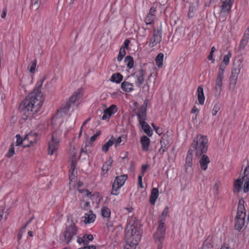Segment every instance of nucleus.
<instances>
[{"mask_svg":"<svg viewBox=\"0 0 249 249\" xmlns=\"http://www.w3.org/2000/svg\"><path fill=\"white\" fill-rule=\"evenodd\" d=\"M110 209L106 206H103L101 209V214L104 217H109L110 215Z\"/></svg>","mask_w":249,"mask_h":249,"instance_id":"4c0bfd02","label":"nucleus"},{"mask_svg":"<svg viewBox=\"0 0 249 249\" xmlns=\"http://www.w3.org/2000/svg\"><path fill=\"white\" fill-rule=\"evenodd\" d=\"M35 218L34 216H32L30 219L26 223L25 225L21 229L20 231L18 233V240H20L22 237V235L23 232L24 231V230L26 228V227L29 224L31 223V222Z\"/></svg>","mask_w":249,"mask_h":249,"instance_id":"e433bc0d","label":"nucleus"},{"mask_svg":"<svg viewBox=\"0 0 249 249\" xmlns=\"http://www.w3.org/2000/svg\"><path fill=\"white\" fill-rule=\"evenodd\" d=\"M249 38V31L246 32V33L245 34L242 39L247 40V41L248 42Z\"/></svg>","mask_w":249,"mask_h":249,"instance_id":"0e129e2a","label":"nucleus"},{"mask_svg":"<svg viewBox=\"0 0 249 249\" xmlns=\"http://www.w3.org/2000/svg\"><path fill=\"white\" fill-rule=\"evenodd\" d=\"M125 55V51L124 47H121L120 49L118 56L117 57V60L119 61H121L124 56Z\"/></svg>","mask_w":249,"mask_h":249,"instance_id":"a19ab883","label":"nucleus"},{"mask_svg":"<svg viewBox=\"0 0 249 249\" xmlns=\"http://www.w3.org/2000/svg\"><path fill=\"white\" fill-rule=\"evenodd\" d=\"M220 109V104L217 103L214 104L213 108L212 110V113L213 116L216 115L218 111Z\"/></svg>","mask_w":249,"mask_h":249,"instance_id":"79ce46f5","label":"nucleus"},{"mask_svg":"<svg viewBox=\"0 0 249 249\" xmlns=\"http://www.w3.org/2000/svg\"><path fill=\"white\" fill-rule=\"evenodd\" d=\"M77 231L78 230L75 223L71 222L70 225L66 227L63 232L61 237V240L68 244L77 235Z\"/></svg>","mask_w":249,"mask_h":249,"instance_id":"423d86ee","label":"nucleus"},{"mask_svg":"<svg viewBox=\"0 0 249 249\" xmlns=\"http://www.w3.org/2000/svg\"><path fill=\"white\" fill-rule=\"evenodd\" d=\"M244 203L243 199L239 200L237 212L246 213Z\"/></svg>","mask_w":249,"mask_h":249,"instance_id":"ea45409f","label":"nucleus"},{"mask_svg":"<svg viewBox=\"0 0 249 249\" xmlns=\"http://www.w3.org/2000/svg\"><path fill=\"white\" fill-rule=\"evenodd\" d=\"M84 222L85 224H89L94 221L96 215L93 213L92 210H89V213L85 215Z\"/></svg>","mask_w":249,"mask_h":249,"instance_id":"4be33fe9","label":"nucleus"},{"mask_svg":"<svg viewBox=\"0 0 249 249\" xmlns=\"http://www.w3.org/2000/svg\"><path fill=\"white\" fill-rule=\"evenodd\" d=\"M8 154L9 155V156H11V155L15 154L14 147L13 145H11V146L9 149Z\"/></svg>","mask_w":249,"mask_h":249,"instance_id":"5fc2aeb1","label":"nucleus"},{"mask_svg":"<svg viewBox=\"0 0 249 249\" xmlns=\"http://www.w3.org/2000/svg\"><path fill=\"white\" fill-rule=\"evenodd\" d=\"M112 162L113 160L111 159V158H109L108 161L103 165L102 169V172L101 173V175L102 176L105 175V174L108 171L109 168H110Z\"/></svg>","mask_w":249,"mask_h":249,"instance_id":"7c9ffc66","label":"nucleus"},{"mask_svg":"<svg viewBox=\"0 0 249 249\" xmlns=\"http://www.w3.org/2000/svg\"><path fill=\"white\" fill-rule=\"evenodd\" d=\"M155 18V17L153 16L148 14L145 18V22L147 25L151 24L153 22Z\"/></svg>","mask_w":249,"mask_h":249,"instance_id":"c03bdc74","label":"nucleus"},{"mask_svg":"<svg viewBox=\"0 0 249 249\" xmlns=\"http://www.w3.org/2000/svg\"><path fill=\"white\" fill-rule=\"evenodd\" d=\"M231 7L222 4L221 10L220 12L219 20L221 21H224L227 19V14L229 13Z\"/></svg>","mask_w":249,"mask_h":249,"instance_id":"aec40b11","label":"nucleus"},{"mask_svg":"<svg viewBox=\"0 0 249 249\" xmlns=\"http://www.w3.org/2000/svg\"><path fill=\"white\" fill-rule=\"evenodd\" d=\"M122 142V137H119L116 140H114V144L116 147L119 146Z\"/></svg>","mask_w":249,"mask_h":249,"instance_id":"3c124183","label":"nucleus"},{"mask_svg":"<svg viewBox=\"0 0 249 249\" xmlns=\"http://www.w3.org/2000/svg\"><path fill=\"white\" fill-rule=\"evenodd\" d=\"M36 65V60L32 62L29 67V70L30 72L33 73L35 71V69Z\"/></svg>","mask_w":249,"mask_h":249,"instance_id":"37998d69","label":"nucleus"},{"mask_svg":"<svg viewBox=\"0 0 249 249\" xmlns=\"http://www.w3.org/2000/svg\"><path fill=\"white\" fill-rule=\"evenodd\" d=\"M130 77L125 78V80L121 84L122 89L126 92H130L134 90V84L133 83L128 81Z\"/></svg>","mask_w":249,"mask_h":249,"instance_id":"4468645a","label":"nucleus"},{"mask_svg":"<svg viewBox=\"0 0 249 249\" xmlns=\"http://www.w3.org/2000/svg\"><path fill=\"white\" fill-rule=\"evenodd\" d=\"M123 79V76L120 73H116L112 75L110 78L111 82L117 84L120 83Z\"/></svg>","mask_w":249,"mask_h":249,"instance_id":"c756f323","label":"nucleus"},{"mask_svg":"<svg viewBox=\"0 0 249 249\" xmlns=\"http://www.w3.org/2000/svg\"><path fill=\"white\" fill-rule=\"evenodd\" d=\"M193 165L192 157H186V163L185 165L186 171H187L188 168L191 167Z\"/></svg>","mask_w":249,"mask_h":249,"instance_id":"58836bf2","label":"nucleus"},{"mask_svg":"<svg viewBox=\"0 0 249 249\" xmlns=\"http://www.w3.org/2000/svg\"><path fill=\"white\" fill-rule=\"evenodd\" d=\"M159 196V190L156 188L152 189L149 201L151 204L154 205Z\"/></svg>","mask_w":249,"mask_h":249,"instance_id":"b1692460","label":"nucleus"},{"mask_svg":"<svg viewBox=\"0 0 249 249\" xmlns=\"http://www.w3.org/2000/svg\"><path fill=\"white\" fill-rule=\"evenodd\" d=\"M248 41H247V40H243L242 39L240 44V47L241 48L244 49L246 45L247 44Z\"/></svg>","mask_w":249,"mask_h":249,"instance_id":"4d7b16f0","label":"nucleus"},{"mask_svg":"<svg viewBox=\"0 0 249 249\" xmlns=\"http://www.w3.org/2000/svg\"><path fill=\"white\" fill-rule=\"evenodd\" d=\"M16 146H19L21 144L23 145V147H26L29 146V144L27 143L26 141L24 142V138L22 139L19 135H17L16 136Z\"/></svg>","mask_w":249,"mask_h":249,"instance_id":"2f4dec72","label":"nucleus"},{"mask_svg":"<svg viewBox=\"0 0 249 249\" xmlns=\"http://www.w3.org/2000/svg\"><path fill=\"white\" fill-rule=\"evenodd\" d=\"M127 178V175H121L116 178L113 184V188L120 189Z\"/></svg>","mask_w":249,"mask_h":249,"instance_id":"6ab92c4d","label":"nucleus"},{"mask_svg":"<svg viewBox=\"0 0 249 249\" xmlns=\"http://www.w3.org/2000/svg\"><path fill=\"white\" fill-rule=\"evenodd\" d=\"M79 191L81 193L86 192V196L89 197L90 198H91V196H92L91 193V192H89V190H88L87 189H80V190H79Z\"/></svg>","mask_w":249,"mask_h":249,"instance_id":"8fccbe9b","label":"nucleus"},{"mask_svg":"<svg viewBox=\"0 0 249 249\" xmlns=\"http://www.w3.org/2000/svg\"><path fill=\"white\" fill-rule=\"evenodd\" d=\"M231 53L229 51L223 58L222 62L220 64L218 70L225 72L227 66L230 64V60L231 57Z\"/></svg>","mask_w":249,"mask_h":249,"instance_id":"f3484780","label":"nucleus"},{"mask_svg":"<svg viewBox=\"0 0 249 249\" xmlns=\"http://www.w3.org/2000/svg\"><path fill=\"white\" fill-rule=\"evenodd\" d=\"M70 109V104L66 103L63 105L57 111L55 115L52 118V123L56 125L62 126V124L65 120L66 116L68 114Z\"/></svg>","mask_w":249,"mask_h":249,"instance_id":"20e7f679","label":"nucleus"},{"mask_svg":"<svg viewBox=\"0 0 249 249\" xmlns=\"http://www.w3.org/2000/svg\"><path fill=\"white\" fill-rule=\"evenodd\" d=\"M78 159L76 157H72L71 159V168L70 169L69 179L70 181L71 182L73 180L75 179L76 177L75 174L74 173L75 168L76 166L77 161Z\"/></svg>","mask_w":249,"mask_h":249,"instance_id":"dca6fc26","label":"nucleus"},{"mask_svg":"<svg viewBox=\"0 0 249 249\" xmlns=\"http://www.w3.org/2000/svg\"><path fill=\"white\" fill-rule=\"evenodd\" d=\"M208 139L207 136L198 135L195 138L188 151L191 156H205L208 150Z\"/></svg>","mask_w":249,"mask_h":249,"instance_id":"f03ea898","label":"nucleus"},{"mask_svg":"<svg viewBox=\"0 0 249 249\" xmlns=\"http://www.w3.org/2000/svg\"><path fill=\"white\" fill-rule=\"evenodd\" d=\"M165 226L163 220L159 222V226L157 231L154 234L155 243L158 246V249H161L162 248V242L164 240L165 234Z\"/></svg>","mask_w":249,"mask_h":249,"instance_id":"0eeeda50","label":"nucleus"},{"mask_svg":"<svg viewBox=\"0 0 249 249\" xmlns=\"http://www.w3.org/2000/svg\"><path fill=\"white\" fill-rule=\"evenodd\" d=\"M213 53H212L210 52V54L208 57V59H209L210 60H211L212 61V62H213L214 61V59L213 58Z\"/></svg>","mask_w":249,"mask_h":249,"instance_id":"338daca9","label":"nucleus"},{"mask_svg":"<svg viewBox=\"0 0 249 249\" xmlns=\"http://www.w3.org/2000/svg\"><path fill=\"white\" fill-rule=\"evenodd\" d=\"M136 229L133 225L130 226L129 227L128 226L126 229L127 233H130L131 235H134L133 233H136Z\"/></svg>","mask_w":249,"mask_h":249,"instance_id":"a18cd8bd","label":"nucleus"},{"mask_svg":"<svg viewBox=\"0 0 249 249\" xmlns=\"http://www.w3.org/2000/svg\"><path fill=\"white\" fill-rule=\"evenodd\" d=\"M194 1L195 3L190 7L189 10L188 15L190 18H193L196 15L198 8L197 0H194Z\"/></svg>","mask_w":249,"mask_h":249,"instance_id":"393cba45","label":"nucleus"},{"mask_svg":"<svg viewBox=\"0 0 249 249\" xmlns=\"http://www.w3.org/2000/svg\"><path fill=\"white\" fill-rule=\"evenodd\" d=\"M6 16V10L5 9H3V11L1 14V17L2 18H5Z\"/></svg>","mask_w":249,"mask_h":249,"instance_id":"774afa93","label":"nucleus"},{"mask_svg":"<svg viewBox=\"0 0 249 249\" xmlns=\"http://www.w3.org/2000/svg\"><path fill=\"white\" fill-rule=\"evenodd\" d=\"M210 160L208 157H201L199 163L201 169L206 170L208 167V164L210 163Z\"/></svg>","mask_w":249,"mask_h":249,"instance_id":"cd10ccee","label":"nucleus"},{"mask_svg":"<svg viewBox=\"0 0 249 249\" xmlns=\"http://www.w3.org/2000/svg\"><path fill=\"white\" fill-rule=\"evenodd\" d=\"M197 95L199 103L203 105L205 101V96L203 89L202 87H199L197 89Z\"/></svg>","mask_w":249,"mask_h":249,"instance_id":"a878e982","label":"nucleus"},{"mask_svg":"<svg viewBox=\"0 0 249 249\" xmlns=\"http://www.w3.org/2000/svg\"><path fill=\"white\" fill-rule=\"evenodd\" d=\"M162 40L161 31L159 30H154L153 36L150 39L149 46L152 48L157 44L160 43Z\"/></svg>","mask_w":249,"mask_h":249,"instance_id":"f8f14e48","label":"nucleus"},{"mask_svg":"<svg viewBox=\"0 0 249 249\" xmlns=\"http://www.w3.org/2000/svg\"><path fill=\"white\" fill-rule=\"evenodd\" d=\"M81 249H96V246L94 245L88 246L85 245L83 248H80Z\"/></svg>","mask_w":249,"mask_h":249,"instance_id":"bf43d9fd","label":"nucleus"},{"mask_svg":"<svg viewBox=\"0 0 249 249\" xmlns=\"http://www.w3.org/2000/svg\"><path fill=\"white\" fill-rule=\"evenodd\" d=\"M145 75V72L143 70H140L134 74L130 76V78H133L132 81L134 82L135 85L139 87L144 83Z\"/></svg>","mask_w":249,"mask_h":249,"instance_id":"9d476101","label":"nucleus"},{"mask_svg":"<svg viewBox=\"0 0 249 249\" xmlns=\"http://www.w3.org/2000/svg\"><path fill=\"white\" fill-rule=\"evenodd\" d=\"M118 108L116 105H112L108 108L105 109L102 119L108 121L110 117L117 111Z\"/></svg>","mask_w":249,"mask_h":249,"instance_id":"ddd939ff","label":"nucleus"},{"mask_svg":"<svg viewBox=\"0 0 249 249\" xmlns=\"http://www.w3.org/2000/svg\"><path fill=\"white\" fill-rule=\"evenodd\" d=\"M156 12V8L154 6H152L151 7L148 14L150 15H151V16H153L154 17H155Z\"/></svg>","mask_w":249,"mask_h":249,"instance_id":"603ef678","label":"nucleus"},{"mask_svg":"<svg viewBox=\"0 0 249 249\" xmlns=\"http://www.w3.org/2000/svg\"><path fill=\"white\" fill-rule=\"evenodd\" d=\"M246 213L237 212L236 216L235 219V227L238 231L245 225Z\"/></svg>","mask_w":249,"mask_h":249,"instance_id":"9b49d317","label":"nucleus"},{"mask_svg":"<svg viewBox=\"0 0 249 249\" xmlns=\"http://www.w3.org/2000/svg\"><path fill=\"white\" fill-rule=\"evenodd\" d=\"M163 57L164 55L162 53H159L156 57V65L159 68H161L163 66Z\"/></svg>","mask_w":249,"mask_h":249,"instance_id":"72a5a7b5","label":"nucleus"},{"mask_svg":"<svg viewBox=\"0 0 249 249\" xmlns=\"http://www.w3.org/2000/svg\"><path fill=\"white\" fill-rule=\"evenodd\" d=\"M129 43L130 41L128 39L125 40L122 47H124L125 49V48H127Z\"/></svg>","mask_w":249,"mask_h":249,"instance_id":"680f3d73","label":"nucleus"},{"mask_svg":"<svg viewBox=\"0 0 249 249\" xmlns=\"http://www.w3.org/2000/svg\"><path fill=\"white\" fill-rule=\"evenodd\" d=\"M114 143V138L112 136L108 142H106L102 147V150L104 152H107L108 151L110 147L113 145Z\"/></svg>","mask_w":249,"mask_h":249,"instance_id":"c85d7f7f","label":"nucleus"},{"mask_svg":"<svg viewBox=\"0 0 249 249\" xmlns=\"http://www.w3.org/2000/svg\"><path fill=\"white\" fill-rule=\"evenodd\" d=\"M168 211H169V208L167 206H166L165 208H164V210H163L162 213V214H161V216H162V219L163 221H164V220H165L167 215V213H168Z\"/></svg>","mask_w":249,"mask_h":249,"instance_id":"09e8293b","label":"nucleus"},{"mask_svg":"<svg viewBox=\"0 0 249 249\" xmlns=\"http://www.w3.org/2000/svg\"><path fill=\"white\" fill-rule=\"evenodd\" d=\"M61 132L53 133L51 140L49 141L48 148V154L50 155H57L59 148Z\"/></svg>","mask_w":249,"mask_h":249,"instance_id":"39448f33","label":"nucleus"},{"mask_svg":"<svg viewBox=\"0 0 249 249\" xmlns=\"http://www.w3.org/2000/svg\"><path fill=\"white\" fill-rule=\"evenodd\" d=\"M84 239H86L88 241H92L93 239V236L92 234H86L83 236Z\"/></svg>","mask_w":249,"mask_h":249,"instance_id":"864d4df0","label":"nucleus"},{"mask_svg":"<svg viewBox=\"0 0 249 249\" xmlns=\"http://www.w3.org/2000/svg\"><path fill=\"white\" fill-rule=\"evenodd\" d=\"M38 139V134L35 132H31L27 134L24 137V142L29 144V146L36 143Z\"/></svg>","mask_w":249,"mask_h":249,"instance_id":"2eb2a0df","label":"nucleus"},{"mask_svg":"<svg viewBox=\"0 0 249 249\" xmlns=\"http://www.w3.org/2000/svg\"><path fill=\"white\" fill-rule=\"evenodd\" d=\"M89 202H88L87 201L85 202L84 206L83 207V209L84 210H88L89 209Z\"/></svg>","mask_w":249,"mask_h":249,"instance_id":"69168bd1","label":"nucleus"},{"mask_svg":"<svg viewBox=\"0 0 249 249\" xmlns=\"http://www.w3.org/2000/svg\"><path fill=\"white\" fill-rule=\"evenodd\" d=\"M140 124L142 125L144 132L149 136H152L153 132L150 126L146 122L143 124Z\"/></svg>","mask_w":249,"mask_h":249,"instance_id":"473e14b6","label":"nucleus"},{"mask_svg":"<svg viewBox=\"0 0 249 249\" xmlns=\"http://www.w3.org/2000/svg\"><path fill=\"white\" fill-rule=\"evenodd\" d=\"M150 140L147 136H144L141 138V143L143 150H147L149 146Z\"/></svg>","mask_w":249,"mask_h":249,"instance_id":"bb28decb","label":"nucleus"},{"mask_svg":"<svg viewBox=\"0 0 249 249\" xmlns=\"http://www.w3.org/2000/svg\"><path fill=\"white\" fill-rule=\"evenodd\" d=\"M100 134V132L99 131V132H97L94 135H93L90 138V142H93L94 141H95L96 140V139H97V138L98 137V136H99Z\"/></svg>","mask_w":249,"mask_h":249,"instance_id":"6e6d98bb","label":"nucleus"},{"mask_svg":"<svg viewBox=\"0 0 249 249\" xmlns=\"http://www.w3.org/2000/svg\"><path fill=\"white\" fill-rule=\"evenodd\" d=\"M243 59L240 58L233 62V67L231 69V74L230 77V87L231 89H234L236 86L239 74L241 70L243 67Z\"/></svg>","mask_w":249,"mask_h":249,"instance_id":"7ed1b4c3","label":"nucleus"},{"mask_svg":"<svg viewBox=\"0 0 249 249\" xmlns=\"http://www.w3.org/2000/svg\"><path fill=\"white\" fill-rule=\"evenodd\" d=\"M173 143V137L171 135L165 134L160 141L161 147L159 149V154L162 155Z\"/></svg>","mask_w":249,"mask_h":249,"instance_id":"1a4fd4ad","label":"nucleus"},{"mask_svg":"<svg viewBox=\"0 0 249 249\" xmlns=\"http://www.w3.org/2000/svg\"><path fill=\"white\" fill-rule=\"evenodd\" d=\"M244 174L242 177L243 182H245L243 190L244 193H247L249 191V166L246 167Z\"/></svg>","mask_w":249,"mask_h":249,"instance_id":"a211bd4d","label":"nucleus"},{"mask_svg":"<svg viewBox=\"0 0 249 249\" xmlns=\"http://www.w3.org/2000/svg\"><path fill=\"white\" fill-rule=\"evenodd\" d=\"M142 176L143 175H139L138 176V178L139 184L140 185V187L142 188H143L144 187L143 185H142Z\"/></svg>","mask_w":249,"mask_h":249,"instance_id":"13d9d810","label":"nucleus"},{"mask_svg":"<svg viewBox=\"0 0 249 249\" xmlns=\"http://www.w3.org/2000/svg\"><path fill=\"white\" fill-rule=\"evenodd\" d=\"M242 180V178H238L237 179L234 183V191L237 192H239L242 189V185L241 184L243 183Z\"/></svg>","mask_w":249,"mask_h":249,"instance_id":"f704fd0d","label":"nucleus"},{"mask_svg":"<svg viewBox=\"0 0 249 249\" xmlns=\"http://www.w3.org/2000/svg\"><path fill=\"white\" fill-rule=\"evenodd\" d=\"M77 237V242L79 244L82 243H83L84 245H89V241L86 239H84L83 236L81 238L78 236Z\"/></svg>","mask_w":249,"mask_h":249,"instance_id":"de8ad7c7","label":"nucleus"},{"mask_svg":"<svg viewBox=\"0 0 249 249\" xmlns=\"http://www.w3.org/2000/svg\"><path fill=\"white\" fill-rule=\"evenodd\" d=\"M140 124H143L145 122L146 120V108L145 107H142L141 110L137 114Z\"/></svg>","mask_w":249,"mask_h":249,"instance_id":"5701e85b","label":"nucleus"},{"mask_svg":"<svg viewBox=\"0 0 249 249\" xmlns=\"http://www.w3.org/2000/svg\"><path fill=\"white\" fill-rule=\"evenodd\" d=\"M148 165L147 164H145V165H143L142 166V175H143V174L145 173V172H146L147 168H148Z\"/></svg>","mask_w":249,"mask_h":249,"instance_id":"e2e57ef3","label":"nucleus"},{"mask_svg":"<svg viewBox=\"0 0 249 249\" xmlns=\"http://www.w3.org/2000/svg\"><path fill=\"white\" fill-rule=\"evenodd\" d=\"M234 0H221L222 4L231 7Z\"/></svg>","mask_w":249,"mask_h":249,"instance_id":"49530a36","label":"nucleus"},{"mask_svg":"<svg viewBox=\"0 0 249 249\" xmlns=\"http://www.w3.org/2000/svg\"><path fill=\"white\" fill-rule=\"evenodd\" d=\"M124 63L129 69H131L133 67L134 61L132 57L127 55L124 58Z\"/></svg>","mask_w":249,"mask_h":249,"instance_id":"c9c22d12","label":"nucleus"},{"mask_svg":"<svg viewBox=\"0 0 249 249\" xmlns=\"http://www.w3.org/2000/svg\"><path fill=\"white\" fill-rule=\"evenodd\" d=\"M83 91L81 89H78L70 97L69 101L66 103H69L70 107L71 104H73L76 101L78 100L83 95Z\"/></svg>","mask_w":249,"mask_h":249,"instance_id":"412c9836","label":"nucleus"},{"mask_svg":"<svg viewBox=\"0 0 249 249\" xmlns=\"http://www.w3.org/2000/svg\"><path fill=\"white\" fill-rule=\"evenodd\" d=\"M224 71L218 70L216 74V77L215 81V86L214 88V96L217 98H219L221 92L222 90L223 80L224 78Z\"/></svg>","mask_w":249,"mask_h":249,"instance_id":"6e6552de","label":"nucleus"},{"mask_svg":"<svg viewBox=\"0 0 249 249\" xmlns=\"http://www.w3.org/2000/svg\"><path fill=\"white\" fill-rule=\"evenodd\" d=\"M119 189H117L116 188H113V184H112V191H111V194L112 195H115V196H117L118 195V190H119Z\"/></svg>","mask_w":249,"mask_h":249,"instance_id":"052dcab7","label":"nucleus"},{"mask_svg":"<svg viewBox=\"0 0 249 249\" xmlns=\"http://www.w3.org/2000/svg\"><path fill=\"white\" fill-rule=\"evenodd\" d=\"M42 102L43 99L40 94L31 93L23 102L24 108L22 111L27 117L32 116L39 110Z\"/></svg>","mask_w":249,"mask_h":249,"instance_id":"f257e3e1","label":"nucleus"}]
</instances>
